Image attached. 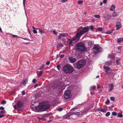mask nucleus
Returning a JSON list of instances; mask_svg holds the SVG:
<instances>
[{"instance_id": "bb28decb", "label": "nucleus", "mask_w": 123, "mask_h": 123, "mask_svg": "<svg viewBox=\"0 0 123 123\" xmlns=\"http://www.w3.org/2000/svg\"><path fill=\"white\" fill-rule=\"evenodd\" d=\"M94 43L92 41H90L88 42V44L90 46L92 45Z\"/></svg>"}, {"instance_id": "a878e982", "label": "nucleus", "mask_w": 123, "mask_h": 123, "mask_svg": "<svg viewBox=\"0 0 123 123\" xmlns=\"http://www.w3.org/2000/svg\"><path fill=\"white\" fill-rule=\"evenodd\" d=\"M43 71L42 70L39 73L37 74L38 76V77H40L43 74Z\"/></svg>"}, {"instance_id": "052dcab7", "label": "nucleus", "mask_w": 123, "mask_h": 123, "mask_svg": "<svg viewBox=\"0 0 123 123\" xmlns=\"http://www.w3.org/2000/svg\"><path fill=\"white\" fill-rule=\"evenodd\" d=\"M5 116L4 115H0V118H1L2 117H4Z\"/></svg>"}, {"instance_id": "e2e57ef3", "label": "nucleus", "mask_w": 123, "mask_h": 123, "mask_svg": "<svg viewBox=\"0 0 123 123\" xmlns=\"http://www.w3.org/2000/svg\"><path fill=\"white\" fill-rule=\"evenodd\" d=\"M50 64V62H48L46 63V64L47 65H49Z\"/></svg>"}, {"instance_id": "1a4fd4ad", "label": "nucleus", "mask_w": 123, "mask_h": 123, "mask_svg": "<svg viewBox=\"0 0 123 123\" xmlns=\"http://www.w3.org/2000/svg\"><path fill=\"white\" fill-rule=\"evenodd\" d=\"M79 39H78V38L75 35V36L73 37L71 39H69L68 40L70 41L68 44L69 46H71L72 45V43L73 41L75 40L79 41Z\"/></svg>"}, {"instance_id": "680f3d73", "label": "nucleus", "mask_w": 123, "mask_h": 123, "mask_svg": "<svg viewBox=\"0 0 123 123\" xmlns=\"http://www.w3.org/2000/svg\"><path fill=\"white\" fill-rule=\"evenodd\" d=\"M38 86V84H37L35 85L34 86V88H36Z\"/></svg>"}, {"instance_id": "f257e3e1", "label": "nucleus", "mask_w": 123, "mask_h": 123, "mask_svg": "<svg viewBox=\"0 0 123 123\" xmlns=\"http://www.w3.org/2000/svg\"><path fill=\"white\" fill-rule=\"evenodd\" d=\"M50 106V105L48 102L41 103H39L38 106L35 107V111L36 112L44 111L48 109Z\"/></svg>"}, {"instance_id": "f8f14e48", "label": "nucleus", "mask_w": 123, "mask_h": 123, "mask_svg": "<svg viewBox=\"0 0 123 123\" xmlns=\"http://www.w3.org/2000/svg\"><path fill=\"white\" fill-rule=\"evenodd\" d=\"M116 30H117L120 28L122 27V25L121 23L119 22H117L116 23Z\"/></svg>"}, {"instance_id": "a211bd4d", "label": "nucleus", "mask_w": 123, "mask_h": 123, "mask_svg": "<svg viewBox=\"0 0 123 123\" xmlns=\"http://www.w3.org/2000/svg\"><path fill=\"white\" fill-rule=\"evenodd\" d=\"M70 116L68 113L66 114L64 116V118L66 119H69L70 118L69 117Z\"/></svg>"}, {"instance_id": "ea45409f", "label": "nucleus", "mask_w": 123, "mask_h": 123, "mask_svg": "<svg viewBox=\"0 0 123 123\" xmlns=\"http://www.w3.org/2000/svg\"><path fill=\"white\" fill-rule=\"evenodd\" d=\"M110 103V101L109 100H108L106 102V104L107 105H108Z\"/></svg>"}, {"instance_id": "338daca9", "label": "nucleus", "mask_w": 123, "mask_h": 123, "mask_svg": "<svg viewBox=\"0 0 123 123\" xmlns=\"http://www.w3.org/2000/svg\"><path fill=\"white\" fill-rule=\"evenodd\" d=\"M122 48V47L121 46H119L118 47V49H120Z\"/></svg>"}, {"instance_id": "393cba45", "label": "nucleus", "mask_w": 123, "mask_h": 123, "mask_svg": "<svg viewBox=\"0 0 123 123\" xmlns=\"http://www.w3.org/2000/svg\"><path fill=\"white\" fill-rule=\"evenodd\" d=\"M62 47H63V45L61 43L58 44L57 46V47L58 48H59Z\"/></svg>"}, {"instance_id": "13d9d810", "label": "nucleus", "mask_w": 123, "mask_h": 123, "mask_svg": "<svg viewBox=\"0 0 123 123\" xmlns=\"http://www.w3.org/2000/svg\"><path fill=\"white\" fill-rule=\"evenodd\" d=\"M44 116L45 117H48L49 116V114H45L44 115Z\"/></svg>"}, {"instance_id": "2f4dec72", "label": "nucleus", "mask_w": 123, "mask_h": 123, "mask_svg": "<svg viewBox=\"0 0 123 123\" xmlns=\"http://www.w3.org/2000/svg\"><path fill=\"white\" fill-rule=\"evenodd\" d=\"M83 3V1L81 0H79L78 2V4L79 5L82 4Z\"/></svg>"}, {"instance_id": "423d86ee", "label": "nucleus", "mask_w": 123, "mask_h": 123, "mask_svg": "<svg viewBox=\"0 0 123 123\" xmlns=\"http://www.w3.org/2000/svg\"><path fill=\"white\" fill-rule=\"evenodd\" d=\"M93 51L95 54H97L101 52L102 50L101 47L98 44L95 45L92 49Z\"/></svg>"}, {"instance_id": "774afa93", "label": "nucleus", "mask_w": 123, "mask_h": 123, "mask_svg": "<svg viewBox=\"0 0 123 123\" xmlns=\"http://www.w3.org/2000/svg\"><path fill=\"white\" fill-rule=\"evenodd\" d=\"M14 108L15 109H16V105H14Z\"/></svg>"}, {"instance_id": "c9c22d12", "label": "nucleus", "mask_w": 123, "mask_h": 123, "mask_svg": "<svg viewBox=\"0 0 123 123\" xmlns=\"http://www.w3.org/2000/svg\"><path fill=\"white\" fill-rule=\"evenodd\" d=\"M110 112H108L105 114V115L106 117H108L110 115Z\"/></svg>"}, {"instance_id": "2eb2a0df", "label": "nucleus", "mask_w": 123, "mask_h": 123, "mask_svg": "<svg viewBox=\"0 0 123 123\" xmlns=\"http://www.w3.org/2000/svg\"><path fill=\"white\" fill-rule=\"evenodd\" d=\"M108 57V58H113L115 57V54H109Z\"/></svg>"}, {"instance_id": "c85d7f7f", "label": "nucleus", "mask_w": 123, "mask_h": 123, "mask_svg": "<svg viewBox=\"0 0 123 123\" xmlns=\"http://www.w3.org/2000/svg\"><path fill=\"white\" fill-rule=\"evenodd\" d=\"M118 117H123V115H122V113H118Z\"/></svg>"}, {"instance_id": "bf43d9fd", "label": "nucleus", "mask_w": 123, "mask_h": 123, "mask_svg": "<svg viewBox=\"0 0 123 123\" xmlns=\"http://www.w3.org/2000/svg\"><path fill=\"white\" fill-rule=\"evenodd\" d=\"M79 107V106H77L74 107V109H77Z\"/></svg>"}, {"instance_id": "5fc2aeb1", "label": "nucleus", "mask_w": 123, "mask_h": 123, "mask_svg": "<svg viewBox=\"0 0 123 123\" xmlns=\"http://www.w3.org/2000/svg\"><path fill=\"white\" fill-rule=\"evenodd\" d=\"M25 1H26V0H23V5L24 6H25Z\"/></svg>"}, {"instance_id": "4be33fe9", "label": "nucleus", "mask_w": 123, "mask_h": 123, "mask_svg": "<svg viewBox=\"0 0 123 123\" xmlns=\"http://www.w3.org/2000/svg\"><path fill=\"white\" fill-rule=\"evenodd\" d=\"M122 41H123V38H119L118 39L117 42L118 43H120Z\"/></svg>"}, {"instance_id": "c756f323", "label": "nucleus", "mask_w": 123, "mask_h": 123, "mask_svg": "<svg viewBox=\"0 0 123 123\" xmlns=\"http://www.w3.org/2000/svg\"><path fill=\"white\" fill-rule=\"evenodd\" d=\"M96 87L95 86H94L90 88V90L92 91V90H94L95 89Z\"/></svg>"}, {"instance_id": "9b49d317", "label": "nucleus", "mask_w": 123, "mask_h": 123, "mask_svg": "<svg viewBox=\"0 0 123 123\" xmlns=\"http://www.w3.org/2000/svg\"><path fill=\"white\" fill-rule=\"evenodd\" d=\"M68 59L70 62L72 63H74L76 61L75 59L73 58L72 57H69L68 58Z\"/></svg>"}, {"instance_id": "a18cd8bd", "label": "nucleus", "mask_w": 123, "mask_h": 123, "mask_svg": "<svg viewBox=\"0 0 123 123\" xmlns=\"http://www.w3.org/2000/svg\"><path fill=\"white\" fill-rule=\"evenodd\" d=\"M98 30L99 31H101L103 30V29L101 28H98Z\"/></svg>"}, {"instance_id": "a19ab883", "label": "nucleus", "mask_w": 123, "mask_h": 123, "mask_svg": "<svg viewBox=\"0 0 123 123\" xmlns=\"http://www.w3.org/2000/svg\"><path fill=\"white\" fill-rule=\"evenodd\" d=\"M117 114L116 112H112V114L113 116H115L116 115H117Z\"/></svg>"}, {"instance_id": "7ed1b4c3", "label": "nucleus", "mask_w": 123, "mask_h": 123, "mask_svg": "<svg viewBox=\"0 0 123 123\" xmlns=\"http://www.w3.org/2000/svg\"><path fill=\"white\" fill-rule=\"evenodd\" d=\"M75 49L76 50L80 52L86 51L87 50V48L82 43H78L77 44L75 47Z\"/></svg>"}, {"instance_id": "37998d69", "label": "nucleus", "mask_w": 123, "mask_h": 123, "mask_svg": "<svg viewBox=\"0 0 123 123\" xmlns=\"http://www.w3.org/2000/svg\"><path fill=\"white\" fill-rule=\"evenodd\" d=\"M37 29L33 30V33L35 34H36L37 33V32L36 31Z\"/></svg>"}, {"instance_id": "3c124183", "label": "nucleus", "mask_w": 123, "mask_h": 123, "mask_svg": "<svg viewBox=\"0 0 123 123\" xmlns=\"http://www.w3.org/2000/svg\"><path fill=\"white\" fill-rule=\"evenodd\" d=\"M36 81V79H33L32 81V82L33 83H35Z\"/></svg>"}, {"instance_id": "c03bdc74", "label": "nucleus", "mask_w": 123, "mask_h": 123, "mask_svg": "<svg viewBox=\"0 0 123 123\" xmlns=\"http://www.w3.org/2000/svg\"><path fill=\"white\" fill-rule=\"evenodd\" d=\"M53 33L54 34H55L56 35H57V32L55 30H53Z\"/></svg>"}, {"instance_id": "39448f33", "label": "nucleus", "mask_w": 123, "mask_h": 123, "mask_svg": "<svg viewBox=\"0 0 123 123\" xmlns=\"http://www.w3.org/2000/svg\"><path fill=\"white\" fill-rule=\"evenodd\" d=\"M85 62L84 60H82L78 61L74 65V67L77 69H80L85 65Z\"/></svg>"}, {"instance_id": "e433bc0d", "label": "nucleus", "mask_w": 123, "mask_h": 123, "mask_svg": "<svg viewBox=\"0 0 123 123\" xmlns=\"http://www.w3.org/2000/svg\"><path fill=\"white\" fill-rule=\"evenodd\" d=\"M5 112V111L4 110L0 111V114H2L4 113Z\"/></svg>"}, {"instance_id": "dca6fc26", "label": "nucleus", "mask_w": 123, "mask_h": 123, "mask_svg": "<svg viewBox=\"0 0 123 123\" xmlns=\"http://www.w3.org/2000/svg\"><path fill=\"white\" fill-rule=\"evenodd\" d=\"M113 85L112 84H111L109 85L110 89L109 91H112L113 89Z\"/></svg>"}, {"instance_id": "09e8293b", "label": "nucleus", "mask_w": 123, "mask_h": 123, "mask_svg": "<svg viewBox=\"0 0 123 123\" xmlns=\"http://www.w3.org/2000/svg\"><path fill=\"white\" fill-rule=\"evenodd\" d=\"M107 2V0H104L103 1V3L104 4L106 3Z\"/></svg>"}, {"instance_id": "864d4df0", "label": "nucleus", "mask_w": 123, "mask_h": 123, "mask_svg": "<svg viewBox=\"0 0 123 123\" xmlns=\"http://www.w3.org/2000/svg\"><path fill=\"white\" fill-rule=\"evenodd\" d=\"M22 93L23 95H24L25 94V92L24 91H23L22 92Z\"/></svg>"}, {"instance_id": "6e6d98bb", "label": "nucleus", "mask_w": 123, "mask_h": 123, "mask_svg": "<svg viewBox=\"0 0 123 123\" xmlns=\"http://www.w3.org/2000/svg\"><path fill=\"white\" fill-rule=\"evenodd\" d=\"M64 56V55H60V57L61 58H62Z\"/></svg>"}, {"instance_id": "0e129e2a", "label": "nucleus", "mask_w": 123, "mask_h": 123, "mask_svg": "<svg viewBox=\"0 0 123 123\" xmlns=\"http://www.w3.org/2000/svg\"><path fill=\"white\" fill-rule=\"evenodd\" d=\"M17 36H18L16 35H12V37H17Z\"/></svg>"}, {"instance_id": "cd10ccee", "label": "nucleus", "mask_w": 123, "mask_h": 123, "mask_svg": "<svg viewBox=\"0 0 123 123\" xmlns=\"http://www.w3.org/2000/svg\"><path fill=\"white\" fill-rule=\"evenodd\" d=\"M106 110L105 109H101L100 110H99V111H100L103 112H105L106 111Z\"/></svg>"}, {"instance_id": "72a5a7b5", "label": "nucleus", "mask_w": 123, "mask_h": 123, "mask_svg": "<svg viewBox=\"0 0 123 123\" xmlns=\"http://www.w3.org/2000/svg\"><path fill=\"white\" fill-rule=\"evenodd\" d=\"M117 64L118 65H119L120 64V60L119 59L117 60L116 61Z\"/></svg>"}, {"instance_id": "6e6552de", "label": "nucleus", "mask_w": 123, "mask_h": 123, "mask_svg": "<svg viewBox=\"0 0 123 123\" xmlns=\"http://www.w3.org/2000/svg\"><path fill=\"white\" fill-rule=\"evenodd\" d=\"M104 68L105 70L106 74H110L112 73L111 69L109 67L104 66Z\"/></svg>"}, {"instance_id": "f704fd0d", "label": "nucleus", "mask_w": 123, "mask_h": 123, "mask_svg": "<svg viewBox=\"0 0 123 123\" xmlns=\"http://www.w3.org/2000/svg\"><path fill=\"white\" fill-rule=\"evenodd\" d=\"M45 66L44 65H42L39 68L40 70L43 69L44 68Z\"/></svg>"}, {"instance_id": "20e7f679", "label": "nucleus", "mask_w": 123, "mask_h": 123, "mask_svg": "<svg viewBox=\"0 0 123 123\" xmlns=\"http://www.w3.org/2000/svg\"><path fill=\"white\" fill-rule=\"evenodd\" d=\"M63 71L66 73H71L74 71L73 67L70 65L67 64L64 65L62 68Z\"/></svg>"}, {"instance_id": "6ab92c4d", "label": "nucleus", "mask_w": 123, "mask_h": 123, "mask_svg": "<svg viewBox=\"0 0 123 123\" xmlns=\"http://www.w3.org/2000/svg\"><path fill=\"white\" fill-rule=\"evenodd\" d=\"M114 30H112L110 31H106L105 33L108 34H111L112 33L113 31Z\"/></svg>"}, {"instance_id": "4d7b16f0", "label": "nucleus", "mask_w": 123, "mask_h": 123, "mask_svg": "<svg viewBox=\"0 0 123 123\" xmlns=\"http://www.w3.org/2000/svg\"><path fill=\"white\" fill-rule=\"evenodd\" d=\"M4 108L2 107H0V110H4Z\"/></svg>"}, {"instance_id": "4c0bfd02", "label": "nucleus", "mask_w": 123, "mask_h": 123, "mask_svg": "<svg viewBox=\"0 0 123 123\" xmlns=\"http://www.w3.org/2000/svg\"><path fill=\"white\" fill-rule=\"evenodd\" d=\"M62 42L64 43L65 44V43L66 42V40L65 39L63 38L62 39Z\"/></svg>"}, {"instance_id": "58836bf2", "label": "nucleus", "mask_w": 123, "mask_h": 123, "mask_svg": "<svg viewBox=\"0 0 123 123\" xmlns=\"http://www.w3.org/2000/svg\"><path fill=\"white\" fill-rule=\"evenodd\" d=\"M111 100L114 101L115 100V98L113 97H111Z\"/></svg>"}, {"instance_id": "aec40b11", "label": "nucleus", "mask_w": 123, "mask_h": 123, "mask_svg": "<svg viewBox=\"0 0 123 123\" xmlns=\"http://www.w3.org/2000/svg\"><path fill=\"white\" fill-rule=\"evenodd\" d=\"M28 81V80L27 79L24 80L22 82V84L24 86H25V85L27 83Z\"/></svg>"}, {"instance_id": "5701e85b", "label": "nucleus", "mask_w": 123, "mask_h": 123, "mask_svg": "<svg viewBox=\"0 0 123 123\" xmlns=\"http://www.w3.org/2000/svg\"><path fill=\"white\" fill-rule=\"evenodd\" d=\"M76 113H79V112H69L68 114L70 116L73 115L74 114H76Z\"/></svg>"}, {"instance_id": "b1692460", "label": "nucleus", "mask_w": 123, "mask_h": 123, "mask_svg": "<svg viewBox=\"0 0 123 123\" xmlns=\"http://www.w3.org/2000/svg\"><path fill=\"white\" fill-rule=\"evenodd\" d=\"M37 29L38 30L39 32L42 35L43 33H44V32L42 30L38 28Z\"/></svg>"}, {"instance_id": "8fccbe9b", "label": "nucleus", "mask_w": 123, "mask_h": 123, "mask_svg": "<svg viewBox=\"0 0 123 123\" xmlns=\"http://www.w3.org/2000/svg\"><path fill=\"white\" fill-rule=\"evenodd\" d=\"M6 101L5 100H3L1 102V104H4L6 103Z\"/></svg>"}, {"instance_id": "49530a36", "label": "nucleus", "mask_w": 123, "mask_h": 123, "mask_svg": "<svg viewBox=\"0 0 123 123\" xmlns=\"http://www.w3.org/2000/svg\"><path fill=\"white\" fill-rule=\"evenodd\" d=\"M90 28V29L92 31H93V27L92 26H91L89 28Z\"/></svg>"}, {"instance_id": "69168bd1", "label": "nucleus", "mask_w": 123, "mask_h": 123, "mask_svg": "<svg viewBox=\"0 0 123 123\" xmlns=\"http://www.w3.org/2000/svg\"><path fill=\"white\" fill-rule=\"evenodd\" d=\"M32 28L33 30L37 29H38V28H35L34 26H32Z\"/></svg>"}, {"instance_id": "de8ad7c7", "label": "nucleus", "mask_w": 123, "mask_h": 123, "mask_svg": "<svg viewBox=\"0 0 123 123\" xmlns=\"http://www.w3.org/2000/svg\"><path fill=\"white\" fill-rule=\"evenodd\" d=\"M68 0H61V1L62 3H64L68 1Z\"/></svg>"}, {"instance_id": "7c9ffc66", "label": "nucleus", "mask_w": 123, "mask_h": 123, "mask_svg": "<svg viewBox=\"0 0 123 123\" xmlns=\"http://www.w3.org/2000/svg\"><path fill=\"white\" fill-rule=\"evenodd\" d=\"M89 110V109H88L85 110L84 111H83V113L84 114H86L87 112H88Z\"/></svg>"}, {"instance_id": "603ef678", "label": "nucleus", "mask_w": 123, "mask_h": 123, "mask_svg": "<svg viewBox=\"0 0 123 123\" xmlns=\"http://www.w3.org/2000/svg\"><path fill=\"white\" fill-rule=\"evenodd\" d=\"M60 66L59 65H58L57 66V68L58 70H59L60 69Z\"/></svg>"}, {"instance_id": "9d476101", "label": "nucleus", "mask_w": 123, "mask_h": 123, "mask_svg": "<svg viewBox=\"0 0 123 123\" xmlns=\"http://www.w3.org/2000/svg\"><path fill=\"white\" fill-rule=\"evenodd\" d=\"M68 35V34L66 33H61L58 36V38L59 39H61L62 37H65Z\"/></svg>"}, {"instance_id": "412c9836", "label": "nucleus", "mask_w": 123, "mask_h": 123, "mask_svg": "<svg viewBox=\"0 0 123 123\" xmlns=\"http://www.w3.org/2000/svg\"><path fill=\"white\" fill-rule=\"evenodd\" d=\"M118 14H118L117 12L114 11L113 13L112 16L113 17H115L116 16H117L118 15Z\"/></svg>"}, {"instance_id": "79ce46f5", "label": "nucleus", "mask_w": 123, "mask_h": 123, "mask_svg": "<svg viewBox=\"0 0 123 123\" xmlns=\"http://www.w3.org/2000/svg\"><path fill=\"white\" fill-rule=\"evenodd\" d=\"M58 110L59 111H61L62 110V108H59L58 109Z\"/></svg>"}, {"instance_id": "0eeeda50", "label": "nucleus", "mask_w": 123, "mask_h": 123, "mask_svg": "<svg viewBox=\"0 0 123 123\" xmlns=\"http://www.w3.org/2000/svg\"><path fill=\"white\" fill-rule=\"evenodd\" d=\"M71 93L70 90H66L64 94V98L66 99H67L70 98L71 96Z\"/></svg>"}, {"instance_id": "ddd939ff", "label": "nucleus", "mask_w": 123, "mask_h": 123, "mask_svg": "<svg viewBox=\"0 0 123 123\" xmlns=\"http://www.w3.org/2000/svg\"><path fill=\"white\" fill-rule=\"evenodd\" d=\"M23 103L21 101H18L17 103V105L18 108H21L23 105Z\"/></svg>"}, {"instance_id": "473e14b6", "label": "nucleus", "mask_w": 123, "mask_h": 123, "mask_svg": "<svg viewBox=\"0 0 123 123\" xmlns=\"http://www.w3.org/2000/svg\"><path fill=\"white\" fill-rule=\"evenodd\" d=\"M94 16L96 18H99L100 17V16L99 15H95Z\"/></svg>"}, {"instance_id": "f3484780", "label": "nucleus", "mask_w": 123, "mask_h": 123, "mask_svg": "<svg viewBox=\"0 0 123 123\" xmlns=\"http://www.w3.org/2000/svg\"><path fill=\"white\" fill-rule=\"evenodd\" d=\"M112 62L110 61L106 62L105 63L106 65L110 66L112 64Z\"/></svg>"}, {"instance_id": "4468645a", "label": "nucleus", "mask_w": 123, "mask_h": 123, "mask_svg": "<svg viewBox=\"0 0 123 123\" xmlns=\"http://www.w3.org/2000/svg\"><path fill=\"white\" fill-rule=\"evenodd\" d=\"M116 8V7L114 5H112L110 9V10L111 11H114L115 10Z\"/></svg>"}, {"instance_id": "f03ea898", "label": "nucleus", "mask_w": 123, "mask_h": 123, "mask_svg": "<svg viewBox=\"0 0 123 123\" xmlns=\"http://www.w3.org/2000/svg\"><path fill=\"white\" fill-rule=\"evenodd\" d=\"M78 32L76 35V36L79 39L80 37L84 33L87 32L89 30V27L87 26L83 27L82 26L80 27L78 29Z\"/></svg>"}]
</instances>
